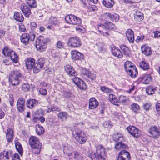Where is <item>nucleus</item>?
Segmentation results:
<instances>
[{
	"instance_id": "1",
	"label": "nucleus",
	"mask_w": 160,
	"mask_h": 160,
	"mask_svg": "<svg viewBox=\"0 0 160 160\" xmlns=\"http://www.w3.org/2000/svg\"><path fill=\"white\" fill-rule=\"evenodd\" d=\"M29 144L33 153L37 154L40 153L41 149L42 144L38 138L35 136H31L29 140Z\"/></svg>"
},
{
	"instance_id": "2",
	"label": "nucleus",
	"mask_w": 160,
	"mask_h": 160,
	"mask_svg": "<svg viewBox=\"0 0 160 160\" xmlns=\"http://www.w3.org/2000/svg\"><path fill=\"white\" fill-rule=\"evenodd\" d=\"M124 68L128 74L133 78L135 77L138 74V71L136 67L130 61H127L125 62Z\"/></svg>"
},
{
	"instance_id": "3",
	"label": "nucleus",
	"mask_w": 160,
	"mask_h": 160,
	"mask_svg": "<svg viewBox=\"0 0 160 160\" xmlns=\"http://www.w3.org/2000/svg\"><path fill=\"white\" fill-rule=\"evenodd\" d=\"M49 41L48 38H45L42 36H40L36 41V48L40 51H43L46 48L47 43Z\"/></svg>"
},
{
	"instance_id": "4",
	"label": "nucleus",
	"mask_w": 160,
	"mask_h": 160,
	"mask_svg": "<svg viewBox=\"0 0 160 160\" xmlns=\"http://www.w3.org/2000/svg\"><path fill=\"white\" fill-rule=\"evenodd\" d=\"M22 75L17 71H14L9 76V81L12 85L16 86L20 82L22 81Z\"/></svg>"
},
{
	"instance_id": "5",
	"label": "nucleus",
	"mask_w": 160,
	"mask_h": 160,
	"mask_svg": "<svg viewBox=\"0 0 160 160\" xmlns=\"http://www.w3.org/2000/svg\"><path fill=\"white\" fill-rule=\"evenodd\" d=\"M65 19L67 23L73 25H79L82 23V20L80 18L72 14L67 15Z\"/></svg>"
},
{
	"instance_id": "6",
	"label": "nucleus",
	"mask_w": 160,
	"mask_h": 160,
	"mask_svg": "<svg viewBox=\"0 0 160 160\" xmlns=\"http://www.w3.org/2000/svg\"><path fill=\"white\" fill-rule=\"evenodd\" d=\"M73 137L78 142L81 144L84 143L86 140V136L84 132L82 131L77 130L73 133Z\"/></svg>"
},
{
	"instance_id": "7",
	"label": "nucleus",
	"mask_w": 160,
	"mask_h": 160,
	"mask_svg": "<svg viewBox=\"0 0 160 160\" xmlns=\"http://www.w3.org/2000/svg\"><path fill=\"white\" fill-rule=\"evenodd\" d=\"M68 44L69 47L78 48L81 46L82 42L80 39L76 36L70 38L68 41Z\"/></svg>"
},
{
	"instance_id": "8",
	"label": "nucleus",
	"mask_w": 160,
	"mask_h": 160,
	"mask_svg": "<svg viewBox=\"0 0 160 160\" xmlns=\"http://www.w3.org/2000/svg\"><path fill=\"white\" fill-rule=\"evenodd\" d=\"M110 23L109 22H107L105 23V26L103 24H101L98 25V28L99 32L100 33L102 32L104 36H107L109 35Z\"/></svg>"
},
{
	"instance_id": "9",
	"label": "nucleus",
	"mask_w": 160,
	"mask_h": 160,
	"mask_svg": "<svg viewBox=\"0 0 160 160\" xmlns=\"http://www.w3.org/2000/svg\"><path fill=\"white\" fill-rule=\"evenodd\" d=\"M81 75L84 78H88L91 80H95L96 78L95 72L90 71L85 68L82 69Z\"/></svg>"
},
{
	"instance_id": "10",
	"label": "nucleus",
	"mask_w": 160,
	"mask_h": 160,
	"mask_svg": "<svg viewBox=\"0 0 160 160\" xmlns=\"http://www.w3.org/2000/svg\"><path fill=\"white\" fill-rule=\"evenodd\" d=\"M45 62V59L43 58L39 59L36 62L33 68V72L35 73L38 72L43 68Z\"/></svg>"
},
{
	"instance_id": "11",
	"label": "nucleus",
	"mask_w": 160,
	"mask_h": 160,
	"mask_svg": "<svg viewBox=\"0 0 160 160\" xmlns=\"http://www.w3.org/2000/svg\"><path fill=\"white\" fill-rule=\"evenodd\" d=\"M127 130L134 137H138L140 135V131L134 126H129L127 128Z\"/></svg>"
},
{
	"instance_id": "12",
	"label": "nucleus",
	"mask_w": 160,
	"mask_h": 160,
	"mask_svg": "<svg viewBox=\"0 0 160 160\" xmlns=\"http://www.w3.org/2000/svg\"><path fill=\"white\" fill-rule=\"evenodd\" d=\"M25 99L23 98H20L17 101V108L18 111L21 113L23 112L25 109Z\"/></svg>"
},
{
	"instance_id": "13",
	"label": "nucleus",
	"mask_w": 160,
	"mask_h": 160,
	"mask_svg": "<svg viewBox=\"0 0 160 160\" xmlns=\"http://www.w3.org/2000/svg\"><path fill=\"white\" fill-rule=\"evenodd\" d=\"M118 160H130L129 152L125 150H122L119 154Z\"/></svg>"
},
{
	"instance_id": "14",
	"label": "nucleus",
	"mask_w": 160,
	"mask_h": 160,
	"mask_svg": "<svg viewBox=\"0 0 160 160\" xmlns=\"http://www.w3.org/2000/svg\"><path fill=\"white\" fill-rule=\"evenodd\" d=\"M149 132L151 134L150 136L155 138H158L160 136L158 128L155 126L151 127L149 129Z\"/></svg>"
},
{
	"instance_id": "15",
	"label": "nucleus",
	"mask_w": 160,
	"mask_h": 160,
	"mask_svg": "<svg viewBox=\"0 0 160 160\" xmlns=\"http://www.w3.org/2000/svg\"><path fill=\"white\" fill-rule=\"evenodd\" d=\"M20 9L25 17L29 18L31 12L29 8L26 4L23 3L21 6Z\"/></svg>"
},
{
	"instance_id": "16",
	"label": "nucleus",
	"mask_w": 160,
	"mask_h": 160,
	"mask_svg": "<svg viewBox=\"0 0 160 160\" xmlns=\"http://www.w3.org/2000/svg\"><path fill=\"white\" fill-rule=\"evenodd\" d=\"M111 52L113 55L115 57L121 58L123 56L120 50L116 46H112Z\"/></svg>"
},
{
	"instance_id": "17",
	"label": "nucleus",
	"mask_w": 160,
	"mask_h": 160,
	"mask_svg": "<svg viewBox=\"0 0 160 160\" xmlns=\"http://www.w3.org/2000/svg\"><path fill=\"white\" fill-rule=\"evenodd\" d=\"M65 70L68 74L70 76H75L77 75V73L74 70L72 66L67 65L64 67Z\"/></svg>"
},
{
	"instance_id": "18",
	"label": "nucleus",
	"mask_w": 160,
	"mask_h": 160,
	"mask_svg": "<svg viewBox=\"0 0 160 160\" xmlns=\"http://www.w3.org/2000/svg\"><path fill=\"white\" fill-rule=\"evenodd\" d=\"M71 54L72 59L74 60H81L83 58V55L76 50L72 51L71 52Z\"/></svg>"
},
{
	"instance_id": "19",
	"label": "nucleus",
	"mask_w": 160,
	"mask_h": 160,
	"mask_svg": "<svg viewBox=\"0 0 160 160\" xmlns=\"http://www.w3.org/2000/svg\"><path fill=\"white\" fill-rule=\"evenodd\" d=\"M134 19L135 21L140 22L144 19V16L143 13L140 11L137 10L134 14Z\"/></svg>"
},
{
	"instance_id": "20",
	"label": "nucleus",
	"mask_w": 160,
	"mask_h": 160,
	"mask_svg": "<svg viewBox=\"0 0 160 160\" xmlns=\"http://www.w3.org/2000/svg\"><path fill=\"white\" fill-rule=\"evenodd\" d=\"M126 37L130 42H133L134 40L133 31L131 29H128L126 32Z\"/></svg>"
},
{
	"instance_id": "21",
	"label": "nucleus",
	"mask_w": 160,
	"mask_h": 160,
	"mask_svg": "<svg viewBox=\"0 0 160 160\" xmlns=\"http://www.w3.org/2000/svg\"><path fill=\"white\" fill-rule=\"evenodd\" d=\"M11 151H3L0 153V160H6L9 159V157L11 155Z\"/></svg>"
},
{
	"instance_id": "22",
	"label": "nucleus",
	"mask_w": 160,
	"mask_h": 160,
	"mask_svg": "<svg viewBox=\"0 0 160 160\" xmlns=\"http://www.w3.org/2000/svg\"><path fill=\"white\" fill-rule=\"evenodd\" d=\"M35 64V60L33 58H29L28 59L26 62V66L28 69H31L33 68Z\"/></svg>"
},
{
	"instance_id": "23",
	"label": "nucleus",
	"mask_w": 160,
	"mask_h": 160,
	"mask_svg": "<svg viewBox=\"0 0 160 160\" xmlns=\"http://www.w3.org/2000/svg\"><path fill=\"white\" fill-rule=\"evenodd\" d=\"M69 156L72 160H82V157L78 152L74 151L69 154Z\"/></svg>"
},
{
	"instance_id": "24",
	"label": "nucleus",
	"mask_w": 160,
	"mask_h": 160,
	"mask_svg": "<svg viewBox=\"0 0 160 160\" xmlns=\"http://www.w3.org/2000/svg\"><path fill=\"white\" fill-rule=\"evenodd\" d=\"M98 105V102L94 98H91L89 100V108L93 109L97 107Z\"/></svg>"
},
{
	"instance_id": "25",
	"label": "nucleus",
	"mask_w": 160,
	"mask_h": 160,
	"mask_svg": "<svg viewBox=\"0 0 160 160\" xmlns=\"http://www.w3.org/2000/svg\"><path fill=\"white\" fill-rule=\"evenodd\" d=\"M30 35L28 33H24L21 37V42L25 45L28 44Z\"/></svg>"
},
{
	"instance_id": "26",
	"label": "nucleus",
	"mask_w": 160,
	"mask_h": 160,
	"mask_svg": "<svg viewBox=\"0 0 160 160\" xmlns=\"http://www.w3.org/2000/svg\"><path fill=\"white\" fill-rule=\"evenodd\" d=\"M6 134V138L8 142H10L12 140L13 138V132L11 128L8 129Z\"/></svg>"
},
{
	"instance_id": "27",
	"label": "nucleus",
	"mask_w": 160,
	"mask_h": 160,
	"mask_svg": "<svg viewBox=\"0 0 160 160\" xmlns=\"http://www.w3.org/2000/svg\"><path fill=\"white\" fill-rule=\"evenodd\" d=\"M142 53L147 56L150 55L151 53V48L147 45H144L142 47Z\"/></svg>"
},
{
	"instance_id": "28",
	"label": "nucleus",
	"mask_w": 160,
	"mask_h": 160,
	"mask_svg": "<svg viewBox=\"0 0 160 160\" xmlns=\"http://www.w3.org/2000/svg\"><path fill=\"white\" fill-rule=\"evenodd\" d=\"M103 156L93 152L91 155V158L92 160H105Z\"/></svg>"
},
{
	"instance_id": "29",
	"label": "nucleus",
	"mask_w": 160,
	"mask_h": 160,
	"mask_svg": "<svg viewBox=\"0 0 160 160\" xmlns=\"http://www.w3.org/2000/svg\"><path fill=\"white\" fill-rule=\"evenodd\" d=\"M14 18L17 21L22 22L24 20L22 15L20 12H15L14 13Z\"/></svg>"
},
{
	"instance_id": "30",
	"label": "nucleus",
	"mask_w": 160,
	"mask_h": 160,
	"mask_svg": "<svg viewBox=\"0 0 160 160\" xmlns=\"http://www.w3.org/2000/svg\"><path fill=\"white\" fill-rule=\"evenodd\" d=\"M96 153L99 155L104 156L105 154V149L102 146L99 145L97 148Z\"/></svg>"
},
{
	"instance_id": "31",
	"label": "nucleus",
	"mask_w": 160,
	"mask_h": 160,
	"mask_svg": "<svg viewBox=\"0 0 160 160\" xmlns=\"http://www.w3.org/2000/svg\"><path fill=\"white\" fill-rule=\"evenodd\" d=\"M113 140L116 141L118 140L122 141L124 139L122 134L118 133H115L113 135Z\"/></svg>"
},
{
	"instance_id": "32",
	"label": "nucleus",
	"mask_w": 160,
	"mask_h": 160,
	"mask_svg": "<svg viewBox=\"0 0 160 160\" xmlns=\"http://www.w3.org/2000/svg\"><path fill=\"white\" fill-rule=\"evenodd\" d=\"M151 81V78L150 75L149 74H145L143 77L142 79L143 83L147 84Z\"/></svg>"
},
{
	"instance_id": "33",
	"label": "nucleus",
	"mask_w": 160,
	"mask_h": 160,
	"mask_svg": "<svg viewBox=\"0 0 160 160\" xmlns=\"http://www.w3.org/2000/svg\"><path fill=\"white\" fill-rule=\"evenodd\" d=\"M139 65L140 68L143 70H147L149 69L148 63L145 60L139 63Z\"/></svg>"
},
{
	"instance_id": "34",
	"label": "nucleus",
	"mask_w": 160,
	"mask_h": 160,
	"mask_svg": "<svg viewBox=\"0 0 160 160\" xmlns=\"http://www.w3.org/2000/svg\"><path fill=\"white\" fill-rule=\"evenodd\" d=\"M25 1L30 8L37 7V3L35 0H25Z\"/></svg>"
},
{
	"instance_id": "35",
	"label": "nucleus",
	"mask_w": 160,
	"mask_h": 160,
	"mask_svg": "<svg viewBox=\"0 0 160 160\" xmlns=\"http://www.w3.org/2000/svg\"><path fill=\"white\" fill-rule=\"evenodd\" d=\"M120 48L124 55L127 56L129 55L130 51L128 48L127 47L124 45H122Z\"/></svg>"
},
{
	"instance_id": "36",
	"label": "nucleus",
	"mask_w": 160,
	"mask_h": 160,
	"mask_svg": "<svg viewBox=\"0 0 160 160\" xmlns=\"http://www.w3.org/2000/svg\"><path fill=\"white\" fill-rule=\"evenodd\" d=\"M58 117L62 121H65L67 119L68 113L66 112H61L58 113Z\"/></svg>"
},
{
	"instance_id": "37",
	"label": "nucleus",
	"mask_w": 160,
	"mask_h": 160,
	"mask_svg": "<svg viewBox=\"0 0 160 160\" xmlns=\"http://www.w3.org/2000/svg\"><path fill=\"white\" fill-rule=\"evenodd\" d=\"M36 132L39 135H40L44 133V130L43 127L40 126L39 124L36 125Z\"/></svg>"
},
{
	"instance_id": "38",
	"label": "nucleus",
	"mask_w": 160,
	"mask_h": 160,
	"mask_svg": "<svg viewBox=\"0 0 160 160\" xmlns=\"http://www.w3.org/2000/svg\"><path fill=\"white\" fill-rule=\"evenodd\" d=\"M127 147V146L125 144L122 142H118V143L115 146V149L119 150L122 149L126 148Z\"/></svg>"
},
{
	"instance_id": "39",
	"label": "nucleus",
	"mask_w": 160,
	"mask_h": 160,
	"mask_svg": "<svg viewBox=\"0 0 160 160\" xmlns=\"http://www.w3.org/2000/svg\"><path fill=\"white\" fill-rule=\"evenodd\" d=\"M12 51H11L8 48L5 47L3 49L2 53L5 56H9L12 54Z\"/></svg>"
},
{
	"instance_id": "40",
	"label": "nucleus",
	"mask_w": 160,
	"mask_h": 160,
	"mask_svg": "<svg viewBox=\"0 0 160 160\" xmlns=\"http://www.w3.org/2000/svg\"><path fill=\"white\" fill-rule=\"evenodd\" d=\"M131 106V110L137 113L140 109L139 105L136 103L132 104Z\"/></svg>"
},
{
	"instance_id": "41",
	"label": "nucleus",
	"mask_w": 160,
	"mask_h": 160,
	"mask_svg": "<svg viewBox=\"0 0 160 160\" xmlns=\"http://www.w3.org/2000/svg\"><path fill=\"white\" fill-rule=\"evenodd\" d=\"M112 96V98L111 99V102L114 105L117 106H118L119 104L118 102V100L116 97L115 95L111 94V96Z\"/></svg>"
},
{
	"instance_id": "42",
	"label": "nucleus",
	"mask_w": 160,
	"mask_h": 160,
	"mask_svg": "<svg viewBox=\"0 0 160 160\" xmlns=\"http://www.w3.org/2000/svg\"><path fill=\"white\" fill-rule=\"evenodd\" d=\"M15 147L17 150L22 155L23 153V149L21 144L20 142H17L15 143Z\"/></svg>"
},
{
	"instance_id": "43",
	"label": "nucleus",
	"mask_w": 160,
	"mask_h": 160,
	"mask_svg": "<svg viewBox=\"0 0 160 160\" xmlns=\"http://www.w3.org/2000/svg\"><path fill=\"white\" fill-rule=\"evenodd\" d=\"M119 18L118 14L115 13H113L112 14H111V20L116 22L119 20Z\"/></svg>"
},
{
	"instance_id": "44",
	"label": "nucleus",
	"mask_w": 160,
	"mask_h": 160,
	"mask_svg": "<svg viewBox=\"0 0 160 160\" xmlns=\"http://www.w3.org/2000/svg\"><path fill=\"white\" fill-rule=\"evenodd\" d=\"M156 90L155 88L152 87H148L146 89V92L148 95L152 94L154 93L155 91Z\"/></svg>"
},
{
	"instance_id": "45",
	"label": "nucleus",
	"mask_w": 160,
	"mask_h": 160,
	"mask_svg": "<svg viewBox=\"0 0 160 160\" xmlns=\"http://www.w3.org/2000/svg\"><path fill=\"white\" fill-rule=\"evenodd\" d=\"M78 84L77 86L80 89L84 90L86 89V85L82 80H80V82Z\"/></svg>"
},
{
	"instance_id": "46",
	"label": "nucleus",
	"mask_w": 160,
	"mask_h": 160,
	"mask_svg": "<svg viewBox=\"0 0 160 160\" xmlns=\"http://www.w3.org/2000/svg\"><path fill=\"white\" fill-rule=\"evenodd\" d=\"M12 54L10 56L11 57V59L13 62L15 63L17 62L18 58L17 55L14 52H12Z\"/></svg>"
},
{
	"instance_id": "47",
	"label": "nucleus",
	"mask_w": 160,
	"mask_h": 160,
	"mask_svg": "<svg viewBox=\"0 0 160 160\" xmlns=\"http://www.w3.org/2000/svg\"><path fill=\"white\" fill-rule=\"evenodd\" d=\"M128 100V98H127L123 95L120 96L119 98V102L124 104L126 103Z\"/></svg>"
},
{
	"instance_id": "48",
	"label": "nucleus",
	"mask_w": 160,
	"mask_h": 160,
	"mask_svg": "<svg viewBox=\"0 0 160 160\" xmlns=\"http://www.w3.org/2000/svg\"><path fill=\"white\" fill-rule=\"evenodd\" d=\"M98 46V49L100 52L106 51V46L103 43H99L97 44Z\"/></svg>"
},
{
	"instance_id": "49",
	"label": "nucleus",
	"mask_w": 160,
	"mask_h": 160,
	"mask_svg": "<svg viewBox=\"0 0 160 160\" xmlns=\"http://www.w3.org/2000/svg\"><path fill=\"white\" fill-rule=\"evenodd\" d=\"M50 22L51 24L54 25H58L59 23L58 20L55 17L51 18L50 19Z\"/></svg>"
},
{
	"instance_id": "50",
	"label": "nucleus",
	"mask_w": 160,
	"mask_h": 160,
	"mask_svg": "<svg viewBox=\"0 0 160 160\" xmlns=\"http://www.w3.org/2000/svg\"><path fill=\"white\" fill-rule=\"evenodd\" d=\"M97 8L96 6L94 5H92L88 7L87 11L88 12H94L97 10Z\"/></svg>"
},
{
	"instance_id": "51",
	"label": "nucleus",
	"mask_w": 160,
	"mask_h": 160,
	"mask_svg": "<svg viewBox=\"0 0 160 160\" xmlns=\"http://www.w3.org/2000/svg\"><path fill=\"white\" fill-rule=\"evenodd\" d=\"M30 88L29 85L27 83H23L22 85V89L24 92H28Z\"/></svg>"
},
{
	"instance_id": "52",
	"label": "nucleus",
	"mask_w": 160,
	"mask_h": 160,
	"mask_svg": "<svg viewBox=\"0 0 160 160\" xmlns=\"http://www.w3.org/2000/svg\"><path fill=\"white\" fill-rule=\"evenodd\" d=\"M63 95L66 98H70L72 96V93L69 91L65 90L63 91Z\"/></svg>"
},
{
	"instance_id": "53",
	"label": "nucleus",
	"mask_w": 160,
	"mask_h": 160,
	"mask_svg": "<svg viewBox=\"0 0 160 160\" xmlns=\"http://www.w3.org/2000/svg\"><path fill=\"white\" fill-rule=\"evenodd\" d=\"M9 101L11 106H13L14 105V99L13 97V95L12 94H9Z\"/></svg>"
},
{
	"instance_id": "54",
	"label": "nucleus",
	"mask_w": 160,
	"mask_h": 160,
	"mask_svg": "<svg viewBox=\"0 0 160 160\" xmlns=\"http://www.w3.org/2000/svg\"><path fill=\"white\" fill-rule=\"evenodd\" d=\"M100 90L106 93H109L110 92V89L105 86L101 87Z\"/></svg>"
},
{
	"instance_id": "55",
	"label": "nucleus",
	"mask_w": 160,
	"mask_h": 160,
	"mask_svg": "<svg viewBox=\"0 0 160 160\" xmlns=\"http://www.w3.org/2000/svg\"><path fill=\"white\" fill-rule=\"evenodd\" d=\"M81 79L77 77H74L72 79L73 82L75 83V84L77 86L78 85L80 82V80H82Z\"/></svg>"
},
{
	"instance_id": "56",
	"label": "nucleus",
	"mask_w": 160,
	"mask_h": 160,
	"mask_svg": "<svg viewBox=\"0 0 160 160\" xmlns=\"http://www.w3.org/2000/svg\"><path fill=\"white\" fill-rule=\"evenodd\" d=\"M26 105L27 107L30 108H33L31 99L28 100L27 101Z\"/></svg>"
},
{
	"instance_id": "57",
	"label": "nucleus",
	"mask_w": 160,
	"mask_h": 160,
	"mask_svg": "<svg viewBox=\"0 0 160 160\" xmlns=\"http://www.w3.org/2000/svg\"><path fill=\"white\" fill-rule=\"evenodd\" d=\"M39 92L40 94L43 95H45L47 93V89L42 88H40L39 90Z\"/></svg>"
},
{
	"instance_id": "58",
	"label": "nucleus",
	"mask_w": 160,
	"mask_h": 160,
	"mask_svg": "<svg viewBox=\"0 0 160 160\" xmlns=\"http://www.w3.org/2000/svg\"><path fill=\"white\" fill-rule=\"evenodd\" d=\"M110 0H103V4L106 7L109 8L110 7Z\"/></svg>"
},
{
	"instance_id": "59",
	"label": "nucleus",
	"mask_w": 160,
	"mask_h": 160,
	"mask_svg": "<svg viewBox=\"0 0 160 160\" xmlns=\"http://www.w3.org/2000/svg\"><path fill=\"white\" fill-rule=\"evenodd\" d=\"M151 105L149 103L144 104L143 105L144 109L146 111H148L151 108Z\"/></svg>"
},
{
	"instance_id": "60",
	"label": "nucleus",
	"mask_w": 160,
	"mask_h": 160,
	"mask_svg": "<svg viewBox=\"0 0 160 160\" xmlns=\"http://www.w3.org/2000/svg\"><path fill=\"white\" fill-rule=\"evenodd\" d=\"M33 108L39 105L40 103L38 101L34 99H31Z\"/></svg>"
},
{
	"instance_id": "61",
	"label": "nucleus",
	"mask_w": 160,
	"mask_h": 160,
	"mask_svg": "<svg viewBox=\"0 0 160 160\" xmlns=\"http://www.w3.org/2000/svg\"><path fill=\"white\" fill-rule=\"evenodd\" d=\"M157 113L160 115V103H158L156 105Z\"/></svg>"
},
{
	"instance_id": "62",
	"label": "nucleus",
	"mask_w": 160,
	"mask_h": 160,
	"mask_svg": "<svg viewBox=\"0 0 160 160\" xmlns=\"http://www.w3.org/2000/svg\"><path fill=\"white\" fill-rule=\"evenodd\" d=\"M12 160H20L19 155L18 154H15L12 156Z\"/></svg>"
},
{
	"instance_id": "63",
	"label": "nucleus",
	"mask_w": 160,
	"mask_h": 160,
	"mask_svg": "<svg viewBox=\"0 0 160 160\" xmlns=\"http://www.w3.org/2000/svg\"><path fill=\"white\" fill-rule=\"evenodd\" d=\"M51 110H52V112H59L61 111L60 108L58 107H51Z\"/></svg>"
},
{
	"instance_id": "64",
	"label": "nucleus",
	"mask_w": 160,
	"mask_h": 160,
	"mask_svg": "<svg viewBox=\"0 0 160 160\" xmlns=\"http://www.w3.org/2000/svg\"><path fill=\"white\" fill-rule=\"evenodd\" d=\"M63 45L61 41H58L57 43V47L58 48H61L63 47Z\"/></svg>"
}]
</instances>
